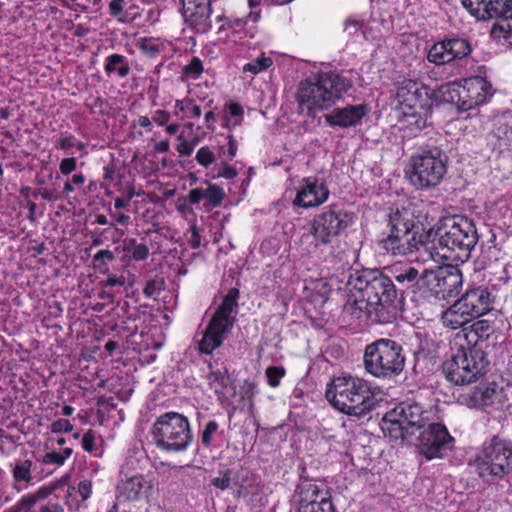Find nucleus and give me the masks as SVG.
I'll use <instances>...</instances> for the list:
<instances>
[{"label":"nucleus","mask_w":512,"mask_h":512,"mask_svg":"<svg viewBox=\"0 0 512 512\" xmlns=\"http://www.w3.org/2000/svg\"><path fill=\"white\" fill-rule=\"evenodd\" d=\"M346 287L345 313L355 319L365 317L376 323L390 321L395 310L397 290L388 275L377 269L349 272Z\"/></svg>","instance_id":"f257e3e1"},{"label":"nucleus","mask_w":512,"mask_h":512,"mask_svg":"<svg viewBox=\"0 0 512 512\" xmlns=\"http://www.w3.org/2000/svg\"><path fill=\"white\" fill-rule=\"evenodd\" d=\"M352 86L351 81L332 71L320 72L302 80L297 87L296 101L300 114H315L332 107Z\"/></svg>","instance_id":"f03ea898"},{"label":"nucleus","mask_w":512,"mask_h":512,"mask_svg":"<svg viewBox=\"0 0 512 512\" xmlns=\"http://www.w3.org/2000/svg\"><path fill=\"white\" fill-rule=\"evenodd\" d=\"M437 238L430 247L431 256L442 260L466 262L478 242V233L472 220L467 217L445 219L436 232Z\"/></svg>","instance_id":"7ed1b4c3"},{"label":"nucleus","mask_w":512,"mask_h":512,"mask_svg":"<svg viewBox=\"0 0 512 512\" xmlns=\"http://www.w3.org/2000/svg\"><path fill=\"white\" fill-rule=\"evenodd\" d=\"M326 397L340 412L358 418L367 415L377 404L369 381L351 374L335 377Z\"/></svg>","instance_id":"20e7f679"},{"label":"nucleus","mask_w":512,"mask_h":512,"mask_svg":"<svg viewBox=\"0 0 512 512\" xmlns=\"http://www.w3.org/2000/svg\"><path fill=\"white\" fill-rule=\"evenodd\" d=\"M397 98L405 128L416 132L428 125L433 101L425 85L411 79L403 80L397 89Z\"/></svg>","instance_id":"39448f33"},{"label":"nucleus","mask_w":512,"mask_h":512,"mask_svg":"<svg viewBox=\"0 0 512 512\" xmlns=\"http://www.w3.org/2000/svg\"><path fill=\"white\" fill-rule=\"evenodd\" d=\"M151 435L156 447L168 453L186 451L193 441L188 418L173 411L163 413L155 420Z\"/></svg>","instance_id":"423d86ee"},{"label":"nucleus","mask_w":512,"mask_h":512,"mask_svg":"<svg viewBox=\"0 0 512 512\" xmlns=\"http://www.w3.org/2000/svg\"><path fill=\"white\" fill-rule=\"evenodd\" d=\"M447 161V156L438 147L419 149L409 159V182L420 190L438 186L447 173Z\"/></svg>","instance_id":"0eeeda50"},{"label":"nucleus","mask_w":512,"mask_h":512,"mask_svg":"<svg viewBox=\"0 0 512 512\" xmlns=\"http://www.w3.org/2000/svg\"><path fill=\"white\" fill-rule=\"evenodd\" d=\"M488 360L482 348L460 345L450 359L443 364L447 380L456 385H466L477 381L485 373Z\"/></svg>","instance_id":"6e6552de"},{"label":"nucleus","mask_w":512,"mask_h":512,"mask_svg":"<svg viewBox=\"0 0 512 512\" xmlns=\"http://www.w3.org/2000/svg\"><path fill=\"white\" fill-rule=\"evenodd\" d=\"M365 370L377 378L399 375L405 366V356L400 344L391 339H378L365 348Z\"/></svg>","instance_id":"1a4fd4ad"},{"label":"nucleus","mask_w":512,"mask_h":512,"mask_svg":"<svg viewBox=\"0 0 512 512\" xmlns=\"http://www.w3.org/2000/svg\"><path fill=\"white\" fill-rule=\"evenodd\" d=\"M461 3L478 20L497 18L491 36L512 47V0H461Z\"/></svg>","instance_id":"9d476101"},{"label":"nucleus","mask_w":512,"mask_h":512,"mask_svg":"<svg viewBox=\"0 0 512 512\" xmlns=\"http://www.w3.org/2000/svg\"><path fill=\"white\" fill-rule=\"evenodd\" d=\"M238 296V290L233 288L223 298L198 342L200 353L210 355L223 344L234 325L233 311L237 307Z\"/></svg>","instance_id":"9b49d317"},{"label":"nucleus","mask_w":512,"mask_h":512,"mask_svg":"<svg viewBox=\"0 0 512 512\" xmlns=\"http://www.w3.org/2000/svg\"><path fill=\"white\" fill-rule=\"evenodd\" d=\"M476 470L485 482H495L512 472V443L498 437L486 444L476 459Z\"/></svg>","instance_id":"f8f14e48"},{"label":"nucleus","mask_w":512,"mask_h":512,"mask_svg":"<svg viewBox=\"0 0 512 512\" xmlns=\"http://www.w3.org/2000/svg\"><path fill=\"white\" fill-rule=\"evenodd\" d=\"M426 413L418 403L402 402L384 415L381 428L392 439H404L425 425Z\"/></svg>","instance_id":"ddd939ff"},{"label":"nucleus","mask_w":512,"mask_h":512,"mask_svg":"<svg viewBox=\"0 0 512 512\" xmlns=\"http://www.w3.org/2000/svg\"><path fill=\"white\" fill-rule=\"evenodd\" d=\"M388 227V235L380 242L383 250L396 256H405L414 251L417 241L410 212L398 209L391 212Z\"/></svg>","instance_id":"4468645a"},{"label":"nucleus","mask_w":512,"mask_h":512,"mask_svg":"<svg viewBox=\"0 0 512 512\" xmlns=\"http://www.w3.org/2000/svg\"><path fill=\"white\" fill-rule=\"evenodd\" d=\"M461 271L454 266L424 269L420 300L447 299L456 296L462 287Z\"/></svg>","instance_id":"2eb2a0df"},{"label":"nucleus","mask_w":512,"mask_h":512,"mask_svg":"<svg viewBox=\"0 0 512 512\" xmlns=\"http://www.w3.org/2000/svg\"><path fill=\"white\" fill-rule=\"evenodd\" d=\"M350 220L351 218L346 212L330 208L314 218L312 230L303 234L301 241L308 242L315 248L327 245L347 228Z\"/></svg>","instance_id":"dca6fc26"},{"label":"nucleus","mask_w":512,"mask_h":512,"mask_svg":"<svg viewBox=\"0 0 512 512\" xmlns=\"http://www.w3.org/2000/svg\"><path fill=\"white\" fill-rule=\"evenodd\" d=\"M461 402L470 409L500 410L507 402L503 388L496 383L479 384L461 395Z\"/></svg>","instance_id":"f3484780"},{"label":"nucleus","mask_w":512,"mask_h":512,"mask_svg":"<svg viewBox=\"0 0 512 512\" xmlns=\"http://www.w3.org/2000/svg\"><path fill=\"white\" fill-rule=\"evenodd\" d=\"M453 445L454 438L439 423L430 424L419 436V451L428 460L444 457Z\"/></svg>","instance_id":"a211bd4d"},{"label":"nucleus","mask_w":512,"mask_h":512,"mask_svg":"<svg viewBox=\"0 0 512 512\" xmlns=\"http://www.w3.org/2000/svg\"><path fill=\"white\" fill-rule=\"evenodd\" d=\"M471 51L470 43L466 39L446 38L430 47L427 59L435 65H444L468 56Z\"/></svg>","instance_id":"6ab92c4d"},{"label":"nucleus","mask_w":512,"mask_h":512,"mask_svg":"<svg viewBox=\"0 0 512 512\" xmlns=\"http://www.w3.org/2000/svg\"><path fill=\"white\" fill-rule=\"evenodd\" d=\"M298 512H335L327 492L312 482H302L297 486Z\"/></svg>","instance_id":"aec40b11"},{"label":"nucleus","mask_w":512,"mask_h":512,"mask_svg":"<svg viewBox=\"0 0 512 512\" xmlns=\"http://www.w3.org/2000/svg\"><path fill=\"white\" fill-rule=\"evenodd\" d=\"M329 197L327 186L316 178H304L299 183L293 204L309 209L322 205Z\"/></svg>","instance_id":"412c9836"},{"label":"nucleus","mask_w":512,"mask_h":512,"mask_svg":"<svg viewBox=\"0 0 512 512\" xmlns=\"http://www.w3.org/2000/svg\"><path fill=\"white\" fill-rule=\"evenodd\" d=\"M136 461L134 458L129 457L121 468L120 474L124 478L121 479L117 487L119 499L139 500L148 488V483L142 475L134 474L129 476L130 470L135 468Z\"/></svg>","instance_id":"4be33fe9"},{"label":"nucleus","mask_w":512,"mask_h":512,"mask_svg":"<svg viewBox=\"0 0 512 512\" xmlns=\"http://www.w3.org/2000/svg\"><path fill=\"white\" fill-rule=\"evenodd\" d=\"M387 272L392 281L394 280L401 288L420 299L423 289L424 270L419 272L410 263H398L387 268Z\"/></svg>","instance_id":"5701e85b"},{"label":"nucleus","mask_w":512,"mask_h":512,"mask_svg":"<svg viewBox=\"0 0 512 512\" xmlns=\"http://www.w3.org/2000/svg\"><path fill=\"white\" fill-rule=\"evenodd\" d=\"M185 22L198 33L211 28V0H181Z\"/></svg>","instance_id":"b1692460"},{"label":"nucleus","mask_w":512,"mask_h":512,"mask_svg":"<svg viewBox=\"0 0 512 512\" xmlns=\"http://www.w3.org/2000/svg\"><path fill=\"white\" fill-rule=\"evenodd\" d=\"M369 113L365 104L347 105L336 108L325 114L324 120L330 127L348 128L361 123L362 119Z\"/></svg>","instance_id":"393cba45"},{"label":"nucleus","mask_w":512,"mask_h":512,"mask_svg":"<svg viewBox=\"0 0 512 512\" xmlns=\"http://www.w3.org/2000/svg\"><path fill=\"white\" fill-rule=\"evenodd\" d=\"M458 302L472 319L478 318L491 310V294L484 287L468 290Z\"/></svg>","instance_id":"a878e982"},{"label":"nucleus","mask_w":512,"mask_h":512,"mask_svg":"<svg viewBox=\"0 0 512 512\" xmlns=\"http://www.w3.org/2000/svg\"><path fill=\"white\" fill-rule=\"evenodd\" d=\"M462 92V107L464 109H471L486 101L490 95L489 83L480 76L468 78L464 80L461 85Z\"/></svg>","instance_id":"bb28decb"},{"label":"nucleus","mask_w":512,"mask_h":512,"mask_svg":"<svg viewBox=\"0 0 512 512\" xmlns=\"http://www.w3.org/2000/svg\"><path fill=\"white\" fill-rule=\"evenodd\" d=\"M270 493V488L258 479H253L247 485H243L240 490V494L253 506H263Z\"/></svg>","instance_id":"cd10ccee"},{"label":"nucleus","mask_w":512,"mask_h":512,"mask_svg":"<svg viewBox=\"0 0 512 512\" xmlns=\"http://www.w3.org/2000/svg\"><path fill=\"white\" fill-rule=\"evenodd\" d=\"M207 381L219 398H227L233 394V389L230 388V377L225 367L211 369L207 375Z\"/></svg>","instance_id":"c85d7f7f"},{"label":"nucleus","mask_w":512,"mask_h":512,"mask_svg":"<svg viewBox=\"0 0 512 512\" xmlns=\"http://www.w3.org/2000/svg\"><path fill=\"white\" fill-rule=\"evenodd\" d=\"M458 300L447 309L442 315L443 324L446 327H450L451 329H458L470 321H472V317L468 314L466 310H463V307Z\"/></svg>","instance_id":"c756f323"},{"label":"nucleus","mask_w":512,"mask_h":512,"mask_svg":"<svg viewBox=\"0 0 512 512\" xmlns=\"http://www.w3.org/2000/svg\"><path fill=\"white\" fill-rule=\"evenodd\" d=\"M50 489L40 488L36 493L23 496L21 500L10 509L4 512H32L31 508L41 499H45L50 494Z\"/></svg>","instance_id":"7c9ffc66"},{"label":"nucleus","mask_w":512,"mask_h":512,"mask_svg":"<svg viewBox=\"0 0 512 512\" xmlns=\"http://www.w3.org/2000/svg\"><path fill=\"white\" fill-rule=\"evenodd\" d=\"M244 118V110L238 103L231 102L223 109V126L233 129L240 125Z\"/></svg>","instance_id":"2f4dec72"},{"label":"nucleus","mask_w":512,"mask_h":512,"mask_svg":"<svg viewBox=\"0 0 512 512\" xmlns=\"http://www.w3.org/2000/svg\"><path fill=\"white\" fill-rule=\"evenodd\" d=\"M175 115L181 119L200 118L202 111L193 99L184 98L175 101Z\"/></svg>","instance_id":"473e14b6"},{"label":"nucleus","mask_w":512,"mask_h":512,"mask_svg":"<svg viewBox=\"0 0 512 512\" xmlns=\"http://www.w3.org/2000/svg\"><path fill=\"white\" fill-rule=\"evenodd\" d=\"M437 97L444 102L462 103L461 85L457 82L444 83L437 89Z\"/></svg>","instance_id":"72a5a7b5"},{"label":"nucleus","mask_w":512,"mask_h":512,"mask_svg":"<svg viewBox=\"0 0 512 512\" xmlns=\"http://www.w3.org/2000/svg\"><path fill=\"white\" fill-rule=\"evenodd\" d=\"M105 71L112 73L117 71L121 78L126 77L130 72V67L126 58L121 54H111L106 58Z\"/></svg>","instance_id":"f704fd0d"},{"label":"nucleus","mask_w":512,"mask_h":512,"mask_svg":"<svg viewBox=\"0 0 512 512\" xmlns=\"http://www.w3.org/2000/svg\"><path fill=\"white\" fill-rule=\"evenodd\" d=\"M224 197L225 192L221 187L215 184H209L205 190V198L207 200L205 207L210 210L220 206Z\"/></svg>","instance_id":"c9c22d12"},{"label":"nucleus","mask_w":512,"mask_h":512,"mask_svg":"<svg viewBox=\"0 0 512 512\" xmlns=\"http://www.w3.org/2000/svg\"><path fill=\"white\" fill-rule=\"evenodd\" d=\"M73 453L72 448H64L62 451H51L44 454L42 462L46 465L62 466Z\"/></svg>","instance_id":"e433bc0d"},{"label":"nucleus","mask_w":512,"mask_h":512,"mask_svg":"<svg viewBox=\"0 0 512 512\" xmlns=\"http://www.w3.org/2000/svg\"><path fill=\"white\" fill-rule=\"evenodd\" d=\"M31 467H32V461L31 460H20L16 462L14 468H13V477L15 481L20 482H30L31 480Z\"/></svg>","instance_id":"4c0bfd02"},{"label":"nucleus","mask_w":512,"mask_h":512,"mask_svg":"<svg viewBox=\"0 0 512 512\" xmlns=\"http://www.w3.org/2000/svg\"><path fill=\"white\" fill-rule=\"evenodd\" d=\"M92 493V482L88 479L81 480L76 487L68 488L69 497H79L81 502L89 499Z\"/></svg>","instance_id":"58836bf2"},{"label":"nucleus","mask_w":512,"mask_h":512,"mask_svg":"<svg viewBox=\"0 0 512 512\" xmlns=\"http://www.w3.org/2000/svg\"><path fill=\"white\" fill-rule=\"evenodd\" d=\"M498 145L504 149L512 148V127L508 124H500L494 131Z\"/></svg>","instance_id":"ea45409f"},{"label":"nucleus","mask_w":512,"mask_h":512,"mask_svg":"<svg viewBox=\"0 0 512 512\" xmlns=\"http://www.w3.org/2000/svg\"><path fill=\"white\" fill-rule=\"evenodd\" d=\"M115 256L112 251L108 249L99 250L93 257L94 266L102 273L107 274L109 268L108 262H112Z\"/></svg>","instance_id":"a19ab883"},{"label":"nucleus","mask_w":512,"mask_h":512,"mask_svg":"<svg viewBox=\"0 0 512 512\" xmlns=\"http://www.w3.org/2000/svg\"><path fill=\"white\" fill-rule=\"evenodd\" d=\"M165 288V281L162 277L155 276L154 278L148 280L143 289V294L146 297L156 299L161 291Z\"/></svg>","instance_id":"79ce46f5"},{"label":"nucleus","mask_w":512,"mask_h":512,"mask_svg":"<svg viewBox=\"0 0 512 512\" xmlns=\"http://www.w3.org/2000/svg\"><path fill=\"white\" fill-rule=\"evenodd\" d=\"M272 65V60L264 55L258 57L256 60L249 62L243 66V72H250L252 74H258L261 71L266 70Z\"/></svg>","instance_id":"37998d69"},{"label":"nucleus","mask_w":512,"mask_h":512,"mask_svg":"<svg viewBox=\"0 0 512 512\" xmlns=\"http://www.w3.org/2000/svg\"><path fill=\"white\" fill-rule=\"evenodd\" d=\"M265 375L268 380V384L271 387H278L282 377L285 375V369L278 366H270L266 369Z\"/></svg>","instance_id":"c03bdc74"},{"label":"nucleus","mask_w":512,"mask_h":512,"mask_svg":"<svg viewBox=\"0 0 512 512\" xmlns=\"http://www.w3.org/2000/svg\"><path fill=\"white\" fill-rule=\"evenodd\" d=\"M218 427H219L218 423L214 420H210L206 423V425L200 435L201 443L203 446H205V447L210 446L213 436L218 431Z\"/></svg>","instance_id":"a18cd8bd"},{"label":"nucleus","mask_w":512,"mask_h":512,"mask_svg":"<svg viewBox=\"0 0 512 512\" xmlns=\"http://www.w3.org/2000/svg\"><path fill=\"white\" fill-rule=\"evenodd\" d=\"M195 159L198 164L207 167L215 161V155L208 146H203L197 151Z\"/></svg>","instance_id":"49530a36"},{"label":"nucleus","mask_w":512,"mask_h":512,"mask_svg":"<svg viewBox=\"0 0 512 512\" xmlns=\"http://www.w3.org/2000/svg\"><path fill=\"white\" fill-rule=\"evenodd\" d=\"M203 72L202 61L198 57H193L184 68V73L193 79H197Z\"/></svg>","instance_id":"de8ad7c7"},{"label":"nucleus","mask_w":512,"mask_h":512,"mask_svg":"<svg viewBox=\"0 0 512 512\" xmlns=\"http://www.w3.org/2000/svg\"><path fill=\"white\" fill-rule=\"evenodd\" d=\"M76 144V138L74 135L70 133H63L60 138L56 142V147L67 151L70 148H73Z\"/></svg>","instance_id":"09e8293b"},{"label":"nucleus","mask_w":512,"mask_h":512,"mask_svg":"<svg viewBox=\"0 0 512 512\" xmlns=\"http://www.w3.org/2000/svg\"><path fill=\"white\" fill-rule=\"evenodd\" d=\"M81 446L86 452H93L96 448L95 445V432L89 429L81 439Z\"/></svg>","instance_id":"8fccbe9b"},{"label":"nucleus","mask_w":512,"mask_h":512,"mask_svg":"<svg viewBox=\"0 0 512 512\" xmlns=\"http://www.w3.org/2000/svg\"><path fill=\"white\" fill-rule=\"evenodd\" d=\"M50 430L52 433H67L73 430V425L67 419H58L51 424Z\"/></svg>","instance_id":"3c124183"},{"label":"nucleus","mask_w":512,"mask_h":512,"mask_svg":"<svg viewBox=\"0 0 512 512\" xmlns=\"http://www.w3.org/2000/svg\"><path fill=\"white\" fill-rule=\"evenodd\" d=\"M77 160L75 157H68L61 160L59 170L63 175H69L76 169Z\"/></svg>","instance_id":"603ef678"},{"label":"nucleus","mask_w":512,"mask_h":512,"mask_svg":"<svg viewBox=\"0 0 512 512\" xmlns=\"http://www.w3.org/2000/svg\"><path fill=\"white\" fill-rule=\"evenodd\" d=\"M149 256V248L145 244H135L132 249V257L136 261H143Z\"/></svg>","instance_id":"864d4df0"},{"label":"nucleus","mask_w":512,"mask_h":512,"mask_svg":"<svg viewBox=\"0 0 512 512\" xmlns=\"http://www.w3.org/2000/svg\"><path fill=\"white\" fill-rule=\"evenodd\" d=\"M179 143L177 145V152L181 156H190L194 150L193 144L185 140L182 136L178 137Z\"/></svg>","instance_id":"5fc2aeb1"},{"label":"nucleus","mask_w":512,"mask_h":512,"mask_svg":"<svg viewBox=\"0 0 512 512\" xmlns=\"http://www.w3.org/2000/svg\"><path fill=\"white\" fill-rule=\"evenodd\" d=\"M170 118L171 114L165 110H156L152 116V120L159 126H164Z\"/></svg>","instance_id":"6e6d98bb"},{"label":"nucleus","mask_w":512,"mask_h":512,"mask_svg":"<svg viewBox=\"0 0 512 512\" xmlns=\"http://www.w3.org/2000/svg\"><path fill=\"white\" fill-rule=\"evenodd\" d=\"M211 484L221 490L227 489L230 485L229 473L225 472L222 476L213 478Z\"/></svg>","instance_id":"4d7b16f0"},{"label":"nucleus","mask_w":512,"mask_h":512,"mask_svg":"<svg viewBox=\"0 0 512 512\" xmlns=\"http://www.w3.org/2000/svg\"><path fill=\"white\" fill-rule=\"evenodd\" d=\"M125 0H110L109 2V12L112 16H119L124 8Z\"/></svg>","instance_id":"13d9d810"},{"label":"nucleus","mask_w":512,"mask_h":512,"mask_svg":"<svg viewBox=\"0 0 512 512\" xmlns=\"http://www.w3.org/2000/svg\"><path fill=\"white\" fill-rule=\"evenodd\" d=\"M227 139H228V150H227V157H226L225 161H231L237 153L238 143L232 135H228Z\"/></svg>","instance_id":"bf43d9fd"},{"label":"nucleus","mask_w":512,"mask_h":512,"mask_svg":"<svg viewBox=\"0 0 512 512\" xmlns=\"http://www.w3.org/2000/svg\"><path fill=\"white\" fill-rule=\"evenodd\" d=\"M205 198V190L200 188L191 189L188 193V200L191 204L199 203Z\"/></svg>","instance_id":"052dcab7"},{"label":"nucleus","mask_w":512,"mask_h":512,"mask_svg":"<svg viewBox=\"0 0 512 512\" xmlns=\"http://www.w3.org/2000/svg\"><path fill=\"white\" fill-rule=\"evenodd\" d=\"M140 49L151 56L158 52L155 44L149 39H141Z\"/></svg>","instance_id":"680f3d73"},{"label":"nucleus","mask_w":512,"mask_h":512,"mask_svg":"<svg viewBox=\"0 0 512 512\" xmlns=\"http://www.w3.org/2000/svg\"><path fill=\"white\" fill-rule=\"evenodd\" d=\"M125 284V278L123 276L108 275V278L104 284V287H115L123 286Z\"/></svg>","instance_id":"e2e57ef3"},{"label":"nucleus","mask_w":512,"mask_h":512,"mask_svg":"<svg viewBox=\"0 0 512 512\" xmlns=\"http://www.w3.org/2000/svg\"><path fill=\"white\" fill-rule=\"evenodd\" d=\"M237 176V171L234 167L224 165L218 172V177H223L225 179H233Z\"/></svg>","instance_id":"0e129e2a"},{"label":"nucleus","mask_w":512,"mask_h":512,"mask_svg":"<svg viewBox=\"0 0 512 512\" xmlns=\"http://www.w3.org/2000/svg\"><path fill=\"white\" fill-rule=\"evenodd\" d=\"M38 194L41 195V197L44 200L49 201V202H54L59 199V197L55 193H53L52 191H50L48 189H41L38 191Z\"/></svg>","instance_id":"69168bd1"},{"label":"nucleus","mask_w":512,"mask_h":512,"mask_svg":"<svg viewBox=\"0 0 512 512\" xmlns=\"http://www.w3.org/2000/svg\"><path fill=\"white\" fill-rule=\"evenodd\" d=\"M190 244L193 248H198L200 246V235L198 233L197 227L193 226L191 228V239Z\"/></svg>","instance_id":"338daca9"},{"label":"nucleus","mask_w":512,"mask_h":512,"mask_svg":"<svg viewBox=\"0 0 512 512\" xmlns=\"http://www.w3.org/2000/svg\"><path fill=\"white\" fill-rule=\"evenodd\" d=\"M39 512H64L63 508L58 504H48L42 506Z\"/></svg>","instance_id":"774afa93"}]
</instances>
